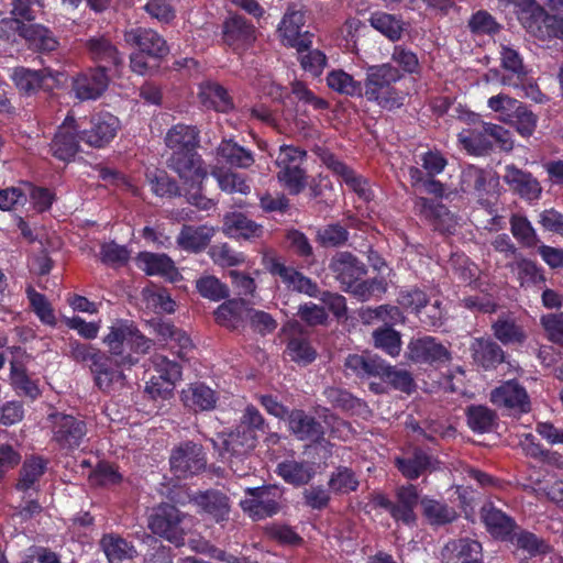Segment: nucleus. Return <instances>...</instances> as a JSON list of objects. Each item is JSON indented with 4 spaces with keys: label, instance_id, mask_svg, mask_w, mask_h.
Returning <instances> with one entry per match:
<instances>
[{
    "label": "nucleus",
    "instance_id": "obj_21",
    "mask_svg": "<svg viewBox=\"0 0 563 563\" xmlns=\"http://www.w3.org/2000/svg\"><path fill=\"white\" fill-rule=\"evenodd\" d=\"M503 179L521 198L534 200L541 195L542 188L537 178L515 165L506 166Z\"/></svg>",
    "mask_w": 563,
    "mask_h": 563
},
{
    "label": "nucleus",
    "instance_id": "obj_41",
    "mask_svg": "<svg viewBox=\"0 0 563 563\" xmlns=\"http://www.w3.org/2000/svg\"><path fill=\"white\" fill-rule=\"evenodd\" d=\"M100 547L111 563L131 560L137 554L133 544L113 533L104 534L100 540Z\"/></svg>",
    "mask_w": 563,
    "mask_h": 563
},
{
    "label": "nucleus",
    "instance_id": "obj_24",
    "mask_svg": "<svg viewBox=\"0 0 563 563\" xmlns=\"http://www.w3.org/2000/svg\"><path fill=\"white\" fill-rule=\"evenodd\" d=\"M395 465L407 479H417L432 470V459L420 448H413L395 459Z\"/></svg>",
    "mask_w": 563,
    "mask_h": 563
},
{
    "label": "nucleus",
    "instance_id": "obj_50",
    "mask_svg": "<svg viewBox=\"0 0 563 563\" xmlns=\"http://www.w3.org/2000/svg\"><path fill=\"white\" fill-rule=\"evenodd\" d=\"M69 356L75 362L86 365L92 373L96 367H100L106 353L90 344L74 341L69 343Z\"/></svg>",
    "mask_w": 563,
    "mask_h": 563
},
{
    "label": "nucleus",
    "instance_id": "obj_15",
    "mask_svg": "<svg viewBox=\"0 0 563 563\" xmlns=\"http://www.w3.org/2000/svg\"><path fill=\"white\" fill-rule=\"evenodd\" d=\"M54 157L63 162H70L79 151L78 131L74 117H66L58 126L51 144Z\"/></svg>",
    "mask_w": 563,
    "mask_h": 563
},
{
    "label": "nucleus",
    "instance_id": "obj_48",
    "mask_svg": "<svg viewBox=\"0 0 563 563\" xmlns=\"http://www.w3.org/2000/svg\"><path fill=\"white\" fill-rule=\"evenodd\" d=\"M373 342L376 349L383 350L388 355L398 356L401 351V334L391 325H383L373 331Z\"/></svg>",
    "mask_w": 563,
    "mask_h": 563
},
{
    "label": "nucleus",
    "instance_id": "obj_40",
    "mask_svg": "<svg viewBox=\"0 0 563 563\" xmlns=\"http://www.w3.org/2000/svg\"><path fill=\"white\" fill-rule=\"evenodd\" d=\"M198 97L205 107L212 108L219 112H227L232 108V101L228 91L214 81L202 82Z\"/></svg>",
    "mask_w": 563,
    "mask_h": 563
},
{
    "label": "nucleus",
    "instance_id": "obj_46",
    "mask_svg": "<svg viewBox=\"0 0 563 563\" xmlns=\"http://www.w3.org/2000/svg\"><path fill=\"white\" fill-rule=\"evenodd\" d=\"M468 427L479 433L489 432L497 424V415L483 405H472L466 409Z\"/></svg>",
    "mask_w": 563,
    "mask_h": 563
},
{
    "label": "nucleus",
    "instance_id": "obj_49",
    "mask_svg": "<svg viewBox=\"0 0 563 563\" xmlns=\"http://www.w3.org/2000/svg\"><path fill=\"white\" fill-rule=\"evenodd\" d=\"M371 25L390 41L400 40L404 22L396 15L386 12H375L369 18Z\"/></svg>",
    "mask_w": 563,
    "mask_h": 563
},
{
    "label": "nucleus",
    "instance_id": "obj_30",
    "mask_svg": "<svg viewBox=\"0 0 563 563\" xmlns=\"http://www.w3.org/2000/svg\"><path fill=\"white\" fill-rule=\"evenodd\" d=\"M517 15L522 26L533 36H542V26L550 13L537 0H520L517 2Z\"/></svg>",
    "mask_w": 563,
    "mask_h": 563
},
{
    "label": "nucleus",
    "instance_id": "obj_45",
    "mask_svg": "<svg viewBox=\"0 0 563 563\" xmlns=\"http://www.w3.org/2000/svg\"><path fill=\"white\" fill-rule=\"evenodd\" d=\"M422 514L431 525L443 526L453 522L457 512L453 507L438 500L423 497L420 500Z\"/></svg>",
    "mask_w": 563,
    "mask_h": 563
},
{
    "label": "nucleus",
    "instance_id": "obj_63",
    "mask_svg": "<svg viewBox=\"0 0 563 563\" xmlns=\"http://www.w3.org/2000/svg\"><path fill=\"white\" fill-rule=\"evenodd\" d=\"M151 362L159 379L176 384L181 378V366L177 362L162 354H154Z\"/></svg>",
    "mask_w": 563,
    "mask_h": 563
},
{
    "label": "nucleus",
    "instance_id": "obj_25",
    "mask_svg": "<svg viewBox=\"0 0 563 563\" xmlns=\"http://www.w3.org/2000/svg\"><path fill=\"white\" fill-rule=\"evenodd\" d=\"M344 366L361 379L382 378L387 369V363L383 358L369 353L350 354L344 361Z\"/></svg>",
    "mask_w": 563,
    "mask_h": 563
},
{
    "label": "nucleus",
    "instance_id": "obj_35",
    "mask_svg": "<svg viewBox=\"0 0 563 563\" xmlns=\"http://www.w3.org/2000/svg\"><path fill=\"white\" fill-rule=\"evenodd\" d=\"M214 234V229L208 225H183L177 243L186 251L198 253L205 250Z\"/></svg>",
    "mask_w": 563,
    "mask_h": 563
},
{
    "label": "nucleus",
    "instance_id": "obj_26",
    "mask_svg": "<svg viewBox=\"0 0 563 563\" xmlns=\"http://www.w3.org/2000/svg\"><path fill=\"white\" fill-rule=\"evenodd\" d=\"M474 362L484 369H495L505 361V351L492 339L477 338L471 344Z\"/></svg>",
    "mask_w": 563,
    "mask_h": 563
},
{
    "label": "nucleus",
    "instance_id": "obj_9",
    "mask_svg": "<svg viewBox=\"0 0 563 563\" xmlns=\"http://www.w3.org/2000/svg\"><path fill=\"white\" fill-rule=\"evenodd\" d=\"M256 443L257 434L236 426L235 430L222 440L220 454L223 456L229 454L232 471L242 476L245 472L239 468L238 463L241 457L247 455L256 446Z\"/></svg>",
    "mask_w": 563,
    "mask_h": 563
},
{
    "label": "nucleus",
    "instance_id": "obj_16",
    "mask_svg": "<svg viewBox=\"0 0 563 563\" xmlns=\"http://www.w3.org/2000/svg\"><path fill=\"white\" fill-rule=\"evenodd\" d=\"M288 430L299 441L321 443L324 428L314 417L302 409H292L286 418Z\"/></svg>",
    "mask_w": 563,
    "mask_h": 563
},
{
    "label": "nucleus",
    "instance_id": "obj_54",
    "mask_svg": "<svg viewBox=\"0 0 563 563\" xmlns=\"http://www.w3.org/2000/svg\"><path fill=\"white\" fill-rule=\"evenodd\" d=\"M487 186V172L476 167L474 165H468L463 168L461 174L460 187L463 192H476L482 195L486 191Z\"/></svg>",
    "mask_w": 563,
    "mask_h": 563
},
{
    "label": "nucleus",
    "instance_id": "obj_3",
    "mask_svg": "<svg viewBox=\"0 0 563 563\" xmlns=\"http://www.w3.org/2000/svg\"><path fill=\"white\" fill-rule=\"evenodd\" d=\"M185 517L174 505L162 504L151 515L148 528L154 534L164 538L176 547H181L185 543L186 536V530L183 527Z\"/></svg>",
    "mask_w": 563,
    "mask_h": 563
},
{
    "label": "nucleus",
    "instance_id": "obj_20",
    "mask_svg": "<svg viewBox=\"0 0 563 563\" xmlns=\"http://www.w3.org/2000/svg\"><path fill=\"white\" fill-rule=\"evenodd\" d=\"M130 336V323L118 321L110 328V332L104 336L103 342L108 346L109 355L114 358L118 367L132 365L134 363L130 353L126 352Z\"/></svg>",
    "mask_w": 563,
    "mask_h": 563
},
{
    "label": "nucleus",
    "instance_id": "obj_61",
    "mask_svg": "<svg viewBox=\"0 0 563 563\" xmlns=\"http://www.w3.org/2000/svg\"><path fill=\"white\" fill-rule=\"evenodd\" d=\"M510 225L512 235L523 245L532 247L539 243L538 235L526 217L512 216Z\"/></svg>",
    "mask_w": 563,
    "mask_h": 563
},
{
    "label": "nucleus",
    "instance_id": "obj_53",
    "mask_svg": "<svg viewBox=\"0 0 563 563\" xmlns=\"http://www.w3.org/2000/svg\"><path fill=\"white\" fill-rule=\"evenodd\" d=\"M322 396L324 400L333 408L342 411H352L361 407L360 399L353 396L346 389L329 386L324 388Z\"/></svg>",
    "mask_w": 563,
    "mask_h": 563
},
{
    "label": "nucleus",
    "instance_id": "obj_43",
    "mask_svg": "<svg viewBox=\"0 0 563 563\" xmlns=\"http://www.w3.org/2000/svg\"><path fill=\"white\" fill-rule=\"evenodd\" d=\"M139 260L144 264L146 275H161L170 282L178 275L173 261L165 254L141 253Z\"/></svg>",
    "mask_w": 563,
    "mask_h": 563
},
{
    "label": "nucleus",
    "instance_id": "obj_47",
    "mask_svg": "<svg viewBox=\"0 0 563 563\" xmlns=\"http://www.w3.org/2000/svg\"><path fill=\"white\" fill-rule=\"evenodd\" d=\"M507 540H509L517 549L528 552L531 556L549 552V545L543 539L538 538L534 533L523 530L518 526Z\"/></svg>",
    "mask_w": 563,
    "mask_h": 563
},
{
    "label": "nucleus",
    "instance_id": "obj_23",
    "mask_svg": "<svg viewBox=\"0 0 563 563\" xmlns=\"http://www.w3.org/2000/svg\"><path fill=\"white\" fill-rule=\"evenodd\" d=\"M100 364V367H96L91 373L96 386L104 393L118 391L124 388L126 384L125 375L121 367L114 364V358L106 354Z\"/></svg>",
    "mask_w": 563,
    "mask_h": 563
},
{
    "label": "nucleus",
    "instance_id": "obj_58",
    "mask_svg": "<svg viewBox=\"0 0 563 563\" xmlns=\"http://www.w3.org/2000/svg\"><path fill=\"white\" fill-rule=\"evenodd\" d=\"M317 240L324 247H338L349 240V231L340 223L328 224L319 229Z\"/></svg>",
    "mask_w": 563,
    "mask_h": 563
},
{
    "label": "nucleus",
    "instance_id": "obj_34",
    "mask_svg": "<svg viewBox=\"0 0 563 563\" xmlns=\"http://www.w3.org/2000/svg\"><path fill=\"white\" fill-rule=\"evenodd\" d=\"M249 308V302L242 298L227 300L214 311L216 321L225 328L238 329L246 321Z\"/></svg>",
    "mask_w": 563,
    "mask_h": 563
},
{
    "label": "nucleus",
    "instance_id": "obj_56",
    "mask_svg": "<svg viewBox=\"0 0 563 563\" xmlns=\"http://www.w3.org/2000/svg\"><path fill=\"white\" fill-rule=\"evenodd\" d=\"M278 474L287 482L294 485L307 484L311 478L310 470L296 461H286L278 465Z\"/></svg>",
    "mask_w": 563,
    "mask_h": 563
},
{
    "label": "nucleus",
    "instance_id": "obj_64",
    "mask_svg": "<svg viewBox=\"0 0 563 563\" xmlns=\"http://www.w3.org/2000/svg\"><path fill=\"white\" fill-rule=\"evenodd\" d=\"M540 322L549 341L563 347V312L544 314Z\"/></svg>",
    "mask_w": 563,
    "mask_h": 563
},
{
    "label": "nucleus",
    "instance_id": "obj_28",
    "mask_svg": "<svg viewBox=\"0 0 563 563\" xmlns=\"http://www.w3.org/2000/svg\"><path fill=\"white\" fill-rule=\"evenodd\" d=\"M14 31L23 37L30 46L41 52H52L57 47V41L52 32L40 24H26L22 20L13 19Z\"/></svg>",
    "mask_w": 563,
    "mask_h": 563
},
{
    "label": "nucleus",
    "instance_id": "obj_39",
    "mask_svg": "<svg viewBox=\"0 0 563 563\" xmlns=\"http://www.w3.org/2000/svg\"><path fill=\"white\" fill-rule=\"evenodd\" d=\"M224 42L233 46L235 44H250L255 41V27L247 23L241 15H234L228 19L223 24Z\"/></svg>",
    "mask_w": 563,
    "mask_h": 563
},
{
    "label": "nucleus",
    "instance_id": "obj_11",
    "mask_svg": "<svg viewBox=\"0 0 563 563\" xmlns=\"http://www.w3.org/2000/svg\"><path fill=\"white\" fill-rule=\"evenodd\" d=\"M329 269L343 287H351L367 274L365 263L347 251L336 252L330 260Z\"/></svg>",
    "mask_w": 563,
    "mask_h": 563
},
{
    "label": "nucleus",
    "instance_id": "obj_57",
    "mask_svg": "<svg viewBox=\"0 0 563 563\" xmlns=\"http://www.w3.org/2000/svg\"><path fill=\"white\" fill-rule=\"evenodd\" d=\"M329 487L335 493L347 494L357 489L358 481L351 468L340 466L332 473Z\"/></svg>",
    "mask_w": 563,
    "mask_h": 563
},
{
    "label": "nucleus",
    "instance_id": "obj_8",
    "mask_svg": "<svg viewBox=\"0 0 563 563\" xmlns=\"http://www.w3.org/2000/svg\"><path fill=\"white\" fill-rule=\"evenodd\" d=\"M406 357L418 364L446 363L451 361V352L432 336L412 339L406 351Z\"/></svg>",
    "mask_w": 563,
    "mask_h": 563
},
{
    "label": "nucleus",
    "instance_id": "obj_6",
    "mask_svg": "<svg viewBox=\"0 0 563 563\" xmlns=\"http://www.w3.org/2000/svg\"><path fill=\"white\" fill-rule=\"evenodd\" d=\"M169 463L178 478L195 475L206 467L202 446L191 441L181 443L173 450Z\"/></svg>",
    "mask_w": 563,
    "mask_h": 563
},
{
    "label": "nucleus",
    "instance_id": "obj_44",
    "mask_svg": "<svg viewBox=\"0 0 563 563\" xmlns=\"http://www.w3.org/2000/svg\"><path fill=\"white\" fill-rule=\"evenodd\" d=\"M482 553V544L472 539H457L445 544L441 552L442 560L450 561L453 558L466 560H478Z\"/></svg>",
    "mask_w": 563,
    "mask_h": 563
},
{
    "label": "nucleus",
    "instance_id": "obj_10",
    "mask_svg": "<svg viewBox=\"0 0 563 563\" xmlns=\"http://www.w3.org/2000/svg\"><path fill=\"white\" fill-rule=\"evenodd\" d=\"M167 166L178 174L185 185L202 184L207 177V170L202 167L201 157L196 150L172 153Z\"/></svg>",
    "mask_w": 563,
    "mask_h": 563
},
{
    "label": "nucleus",
    "instance_id": "obj_18",
    "mask_svg": "<svg viewBox=\"0 0 563 563\" xmlns=\"http://www.w3.org/2000/svg\"><path fill=\"white\" fill-rule=\"evenodd\" d=\"M192 501L201 512L208 515L216 522L229 520L231 505L230 498L222 492L208 489L192 496Z\"/></svg>",
    "mask_w": 563,
    "mask_h": 563
},
{
    "label": "nucleus",
    "instance_id": "obj_33",
    "mask_svg": "<svg viewBox=\"0 0 563 563\" xmlns=\"http://www.w3.org/2000/svg\"><path fill=\"white\" fill-rule=\"evenodd\" d=\"M271 272L278 275L295 291L306 294L309 297H318L320 295L317 283L292 267H287L276 262L273 263Z\"/></svg>",
    "mask_w": 563,
    "mask_h": 563
},
{
    "label": "nucleus",
    "instance_id": "obj_17",
    "mask_svg": "<svg viewBox=\"0 0 563 563\" xmlns=\"http://www.w3.org/2000/svg\"><path fill=\"white\" fill-rule=\"evenodd\" d=\"M415 206L419 214L424 218L435 231L440 233H451L455 229L456 220L444 205L434 203L428 198L419 197Z\"/></svg>",
    "mask_w": 563,
    "mask_h": 563
},
{
    "label": "nucleus",
    "instance_id": "obj_55",
    "mask_svg": "<svg viewBox=\"0 0 563 563\" xmlns=\"http://www.w3.org/2000/svg\"><path fill=\"white\" fill-rule=\"evenodd\" d=\"M45 467L46 464L41 457H33L25 461L20 470V478L16 483V489L21 492L30 489L44 474Z\"/></svg>",
    "mask_w": 563,
    "mask_h": 563
},
{
    "label": "nucleus",
    "instance_id": "obj_42",
    "mask_svg": "<svg viewBox=\"0 0 563 563\" xmlns=\"http://www.w3.org/2000/svg\"><path fill=\"white\" fill-rule=\"evenodd\" d=\"M211 176L217 180L220 189L224 192L249 195L251 191L246 178L233 172L231 168L217 166L211 170Z\"/></svg>",
    "mask_w": 563,
    "mask_h": 563
},
{
    "label": "nucleus",
    "instance_id": "obj_22",
    "mask_svg": "<svg viewBox=\"0 0 563 563\" xmlns=\"http://www.w3.org/2000/svg\"><path fill=\"white\" fill-rule=\"evenodd\" d=\"M118 119L111 114L97 115L91 120V128L81 132V140L93 147H102L117 134Z\"/></svg>",
    "mask_w": 563,
    "mask_h": 563
},
{
    "label": "nucleus",
    "instance_id": "obj_14",
    "mask_svg": "<svg viewBox=\"0 0 563 563\" xmlns=\"http://www.w3.org/2000/svg\"><path fill=\"white\" fill-rule=\"evenodd\" d=\"M124 41L126 44L137 47L139 52L155 59H162L169 53L166 41L152 29L136 27L125 31Z\"/></svg>",
    "mask_w": 563,
    "mask_h": 563
},
{
    "label": "nucleus",
    "instance_id": "obj_62",
    "mask_svg": "<svg viewBox=\"0 0 563 563\" xmlns=\"http://www.w3.org/2000/svg\"><path fill=\"white\" fill-rule=\"evenodd\" d=\"M382 379L406 394H411L416 389L413 377L408 371L397 369L389 364H387V369L384 372Z\"/></svg>",
    "mask_w": 563,
    "mask_h": 563
},
{
    "label": "nucleus",
    "instance_id": "obj_52",
    "mask_svg": "<svg viewBox=\"0 0 563 563\" xmlns=\"http://www.w3.org/2000/svg\"><path fill=\"white\" fill-rule=\"evenodd\" d=\"M328 86L340 92L351 97L363 96V85L361 81L353 79L351 75L343 70H333L327 77Z\"/></svg>",
    "mask_w": 563,
    "mask_h": 563
},
{
    "label": "nucleus",
    "instance_id": "obj_27",
    "mask_svg": "<svg viewBox=\"0 0 563 563\" xmlns=\"http://www.w3.org/2000/svg\"><path fill=\"white\" fill-rule=\"evenodd\" d=\"M492 332L496 340L506 346H521L528 334L525 328L512 316H499L492 323Z\"/></svg>",
    "mask_w": 563,
    "mask_h": 563
},
{
    "label": "nucleus",
    "instance_id": "obj_59",
    "mask_svg": "<svg viewBox=\"0 0 563 563\" xmlns=\"http://www.w3.org/2000/svg\"><path fill=\"white\" fill-rule=\"evenodd\" d=\"M277 179L290 195L300 194L307 185L306 170L301 168L279 169Z\"/></svg>",
    "mask_w": 563,
    "mask_h": 563
},
{
    "label": "nucleus",
    "instance_id": "obj_29",
    "mask_svg": "<svg viewBox=\"0 0 563 563\" xmlns=\"http://www.w3.org/2000/svg\"><path fill=\"white\" fill-rule=\"evenodd\" d=\"M481 518L487 531L492 536L503 540H507L511 532L517 529L516 521L490 503L482 507Z\"/></svg>",
    "mask_w": 563,
    "mask_h": 563
},
{
    "label": "nucleus",
    "instance_id": "obj_7",
    "mask_svg": "<svg viewBox=\"0 0 563 563\" xmlns=\"http://www.w3.org/2000/svg\"><path fill=\"white\" fill-rule=\"evenodd\" d=\"M60 76H63V73L54 71L48 67L38 70L26 67H15L12 74V80L21 92L33 95L40 89L53 90L59 84Z\"/></svg>",
    "mask_w": 563,
    "mask_h": 563
},
{
    "label": "nucleus",
    "instance_id": "obj_5",
    "mask_svg": "<svg viewBox=\"0 0 563 563\" xmlns=\"http://www.w3.org/2000/svg\"><path fill=\"white\" fill-rule=\"evenodd\" d=\"M48 420L52 422L53 441L62 450L73 451L85 442L88 432L85 420L64 412H53Z\"/></svg>",
    "mask_w": 563,
    "mask_h": 563
},
{
    "label": "nucleus",
    "instance_id": "obj_31",
    "mask_svg": "<svg viewBox=\"0 0 563 563\" xmlns=\"http://www.w3.org/2000/svg\"><path fill=\"white\" fill-rule=\"evenodd\" d=\"M216 153L217 157L230 167L247 169L255 163L253 152L232 139H223Z\"/></svg>",
    "mask_w": 563,
    "mask_h": 563
},
{
    "label": "nucleus",
    "instance_id": "obj_4",
    "mask_svg": "<svg viewBox=\"0 0 563 563\" xmlns=\"http://www.w3.org/2000/svg\"><path fill=\"white\" fill-rule=\"evenodd\" d=\"M417 487L412 484L400 486L396 489V501H391L383 494L373 497L376 507L387 510L396 521L412 526L417 521L415 508L420 503Z\"/></svg>",
    "mask_w": 563,
    "mask_h": 563
},
{
    "label": "nucleus",
    "instance_id": "obj_38",
    "mask_svg": "<svg viewBox=\"0 0 563 563\" xmlns=\"http://www.w3.org/2000/svg\"><path fill=\"white\" fill-rule=\"evenodd\" d=\"M181 400L185 407L195 412L211 410L217 402L214 391L203 384H191L187 389H184Z\"/></svg>",
    "mask_w": 563,
    "mask_h": 563
},
{
    "label": "nucleus",
    "instance_id": "obj_36",
    "mask_svg": "<svg viewBox=\"0 0 563 563\" xmlns=\"http://www.w3.org/2000/svg\"><path fill=\"white\" fill-rule=\"evenodd\" d=\"M87 48L91 58L99 63V66H119L122 63L121 54L117 46L107 37L98 36L87 41Z\"/></svg>",
    "mask_w": 563,
    "mask_h": 563
},
{
    "label": "nucleus",
    "instance_id": "obj_51",
    "mask_svg": "<svg viewBox=\"0 0 563 563\" xmlns=\"http://www.w3.org/2000/svg\"><path fill=\"white\" fill-rule=\"evenodd\" d=\"M504 121L515 126L518 133L525 137L531 136L537 128V115L519 102L512 113L508 114V118H504Z\"/></svg>",
    "mask_w": 563,
    "mask_h": 563
},
{
    "label": "nucleus",
    "instance_id": "obj_37",
    "mask_svg": "<svg viewBox=\"0 0 563 563\" xmlns=\"http://www.w3.org/2000/svg\"><path fill=\"white\" fill-rule=\"evenodd\" d=\"M224 230L231 234L245 240L261 238L263 227L255 221L249 219L242 212H230L223 219Z\"/></svg>",
    "mask_w": 563,
    "mask_h": 563
},
{
    "label": "nucleus",
    "instance_id": "obj_1",
    "mask_svg": "<svg viewBox=\"0 0 563 563\" xmlns=\"http://www.w3.org/2000/svg\"><path fill=\"white\" fill-rule=\"evenodd\" d=\"M401 77L399 69L389 63L369 66L366 68L363 95L368 101L376 102L383 109L399 108L404 97L393 85Z\"/></svg>",
    "mask_w": 563,
    "mask_h": 563
},
{
    "label": "nucleus",
    "instance_id": "obj_32",
    "mask_svg": "<svg viewBox=\"0 0 563 563\" xmlns=\"http://www.w3.org/2000/svg\"><path fill=\"white\" fill-rule=\"evenodd\" d=\"M200 131L194 125L183 123L173 125L166 133L165 145L173 151H194L199 146Z\"/></svg>",
    "mask_w": 563,
    "mask_h": 563
},
{
    "label": "nucleus",
    "instance_id": "obj_12",
    "mask_svg": "<svg viewBox=\"0 0 563 563\" xmlns=\"http://www.w3.org/2000/svg\"><path fill=\"white\" fill-rule=\"evenodd\" d=\"M490 400L496 406L507 408L515 413H527L531 410V402L526 388L515 379L493 389Z\"/></svg>",
    "mask_w": 563,
    "mask_h": 563
},
{
    "label": "nucleus",
    "instance_id": "obj_2",
    "mask_svg": "<svg viewBox=\"0 0 563 563\" xmlns=\"http://www.w3.org/2000/svg\"><path fill=\"white\" fill-rule=\"evenodd\" d=\"M240 506L253 520L273 517L282 509L283 490L276 485L249 487Z\"/></svg>",
    "mask_w": 563,
    "mask_h": 563
},
{
    "label": "nucleus",
    "instance_id": "obj_60",
    "mask_svg": "<svg viewBox=\"0 0 563 563\" xmlns=\"http://www.w3.org/2000/svg\"><path fill=\"white\" fill-rule=\"evenodd\" d=\"M199 294L213 301H219L229 297L230 291L227 285L222 284L214 276H203L197 280Z\"/></svg>",
    "mask_w": 563,
    "mask_h": 563
},
{
    "label": "nucleus",
    "instance_id": "obj_19",
    "mask_svg": "<svg viewBox=\"0 0 563 563\" xmlns=\"http://www.w3.org/2000/svg\"><path fill=\"white\" fill-rule=\"evenodd\" d=\"M109 85V77L106 73V66H98L79 75L74 80V91L80 100H90L99 98Z\"/></svg>",
    "mask_w": 563,
    "mask_h": 563
},
{
    "label": "nucleus",
    "instance_id": "obj_13",
    "mask_svg": "<svg viewBox=\"0 0 563 563\" xmlns=\"http://www.w3.org/2000/svg\"><path fill=\"white\" fill-rule=\"evenodd\" d=\"M306 23V13L301 10L289 8L285 13L279 25V33L287 45L295 47L297 51L309 48L311 46L312 34L303 31Z\"/></svg>",
    "mask_w": 563,
    "mask_h": 563
}]
</instances>
